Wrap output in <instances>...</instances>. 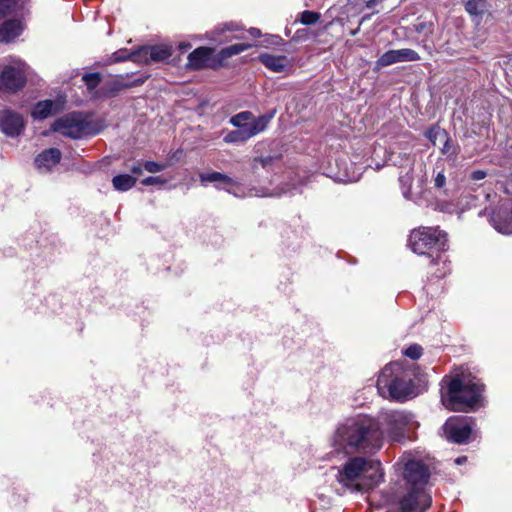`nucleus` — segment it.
I'll return each mask as SVG.
<instances>
[{
    "instance_id": "bb28decb",
    "label": "nucleus",
    "mask_w": 512,
    "mask_h": 512,
    "mask_svg": "<svg viewBox=\"0 0 512 512\" xmlns=\"http://www.w3.org/2000/svg\"><path fill=\"white\" fill-rule=\"evenodd\" d=\"M251 47H252V45L247 44V43L233 44V45L223 48L220 51L219 55L221 58L226 59V58H230L232 56L238 55V54L248 50Z\"/></svg>"
},
{
    "instance_id": "c9c22d12",
    "label": "nucleus",
    "mask_w": 512,
    "mask_h": 512,
    "mask_svg": "<svg viewBox=\"0 0 512 512\" xmlns=\"http://www.w3.org/2000/svg\"><path fill=\"white\" fill-rule=\"evenodd\" d=\"M166 168V164L158 163L155 161H146L144 163V169L149 173H157Z\"/></svg>"
},
{
    "instance_id": "6e6552de",
    "label": "nucleus",
    "mask_w": 512,
    "mask_h": 512,
    "mask_svg": "<svg viewBox=\"0 0 512 512\" xmlns=\"http://www.w3.org/2000/svg\"><path fill=\"white\" fill-rule=\"evenodd\" d=\"M26 83V65L21 60H13L0 74V91L15 93Z\"/></svg>"
},
{
    "instance_id": "c85d7f7f",
    "label": "nucleus",
    "mask_w": 512,
    "mask_h": 512,
    "mask_svg": "<svg viewBox=\"0 0 512 512\" xmlns=\"http://www.w3.org/2000/svg\"><path fill=\"white\" fill-rule=\"evenodd\" d=\"M254 114L250 111H242L230 118V123L237 129L241 128L249 120H253Z\"/></svg>"
},
{
    "instance_id": "4c0bfd02",
    "label": "nucleus",
    "mask_w": 512,
    "mask_h": 512,
    "mask_svg": "<svg viewBox=\"0 0 512 512\" xmlns=\"http://www.w3.org/2000/svg\"><path fill=\"white\" fill-rule=\"evenodd\" d=\"M144 83V80L143 79H137L135 81H133L132 83H129V84H124V83H121L119 81H115L113 83V91H119L121 90L122 88H127V87H132V86H138V85H141Z\"/></svg>"
},
{
    "instance_id": "09e8293b",
    "label": "nucleus",
    "mask_w": 512,
    "mask_h": 512,
    "mask_svg": "<svg viewBox=\"0 0 512 512\" xmlns=\"http://www.w3.org/2000/svg\"><path fill=\"white\" fill-rule=\"evenodd\" d=\"M260 161H261V163H262V165H263V166H265V165H266V163H267V159H263V158H261V159H260Z\"/></svg>"
},
{
    "instance_id": "5701e85b",
    "label": "nucleus",
    "mask_w": 512,
    "mask_h": 512,
    "mask_svg": "<svg viewBox=\"0 0 512 512\" xmlns=\"http://www.w3.org/2000/svg\"><path fill=\"white\" fill-rule=\"evenodd\" d=\"M240 27L237 24L234 23H224L215 28L213 32H211L210 39L212 41L218 42L219 44L227 42L232 39H238L240 36L233 35V36H226V32H235L239 31Z\"/></svg>"
},
{
    "instance_id": "9d476101",
    "label": "nucleus",
    "mask_w": 512,
    "mask_h": 512,
    "mask_svg": "<svg viewBox=\"0 0 512 512\" xmlns=\"http://www.w3.org/2000/svg\"><path fill=\"white\" fill-rule=\"evenodd\" d=\"M172 55V47L167 44L141 46L131 51L130 58L133 62L149 64L168 59Z\"/></svg>"
},
{
    "instance_id": "ea45409f",
    "label": "nucleus",
    "mask_w": 512,
    "mask_h": 512,
    "mask_svg": "<svg viewBox=\"0 0 512 512\" xmlns=\"http://www.w3.org/2000/svg\"><path fill=\"white\" fill-rule=\"evenodd\" d=\"M465 9L470 14H478V2L476 0H469L465 5Z\"/></svg>"
},
{
    "instance_id": "0eeeda50",
    "label": "nucleus",
    "mask_w": 512,
    "mask_h": 512,
    "mask_svg": "<svg viewBox=\"0 0 512 512\" xmlns=\"http://www.w3.org/2000/svg\"><path fill=\"white\" fill-rule=\"evenodd\" d=\"M486 199L490 204L479 212V216L487 215L496 231L504 235H512L511 203L501 199L496 193L487 194Z\"/></svg>"
},
{
    "instance_id": "aec40b11",
    "label": "nucleus",
    "mask_w": 512,
    "mask_h": 512,
    "mask_svg": "<svg viewBox=\"0 0 512 512\" xmlns=\"http://www.w3.org/2000/svg\"><path fill=\"white\" fill-rule=\"evenodd\" d=\"M275 115V110L259 117L253 116V120L246 122L240 129L249 134V139L263 132Z\"/></svg>"
},
{
    "instance_id": "f8f14e48",
    "label": "nucleus",
    "mask_w": 512,
    "mask_h": 512,
    "mask_svg": "<svg viewBox=\"0 0 512 512\" xmlns=\"http://www.w3.org/2000/svg\"><path fill=\"white\" fill-rule=\"evenodd\" d=\"M404 479L414 489H424L430 473L428 467L421 461L410 459L404 464Z\"/></svg>"
},
{
    "instance_id": "79ce46f5",
    "label": "nucleus",
    "mask_w": 512,
    "mask_h": 512,
    "mask_svg": "<svg viewBox=\"0 0 512 512\" xmlns=\"http://www.w3.org/2000/svg\"><path fill=\"white\" fill-rule=\"evenodd\" d=\"M130 171H131L133 174L140 175V174H142V167H141L140 165H133V166L130 168Z\"/></svg>"
},
{
    "instance_id": "f03ea898",
    "label": "nucleus",
    "mask_w": 512,
    "mask_h": 512,
    "mask_svg": "<svg viewBox=\"0 0 512 512\" xmlns=\"http://www.w3.org/2000/svg\"><path fill=\"white\" fill-rule=\"evenodd\" d=\"M446 388L442 389L441 400L443 405L454 411H467L474 409L482 401L484 390L479 379L469 375H456L442 380Z\"/></svg>"
},
{
    "instance_id": "1a4fd4ad",
    "label": "nucleus",
    "mask_w": 512,
    "mask_h": 512,
    "mask_svg": "<svg viewBox=\"0 0 512 512\" xmlns=\"http://www.w3.org/2000/svg\"><path fill=\"white\" fill-rule=\"evenodd\" d=\"M474 426L471 417H450L443 425V431L448 441L463 444L469 439Z\"/></svg>"
},
{
    "instance_id": "423d86ee",
    "label": "nucleus",
    "mask_w": 512,
    "mask_h": 512,
    "mask_svg": "<svg viewBox=\"0 0 512 512\" xmlns=\"http://www.w3.org/2000/svg\"><path fill=\"white\" fill-rule=\"evenodd\" d=\"M51 130L65 137L81 139L98 134L100 128L89 114L72 112L56 119Z\"/></svg>"
},
{
    "instance_id": "7ed1b4c3",
    "label": "nucleus",
    "mask_w": 512,
    "mask_h": 512,
    "mask_svg": "<svg viewBox=\"0 0 512 512\" xmlns=\"http://www.w3.org/2000/svg\"><path fill=\"white\" fill-rule=\"evenodd\" d=\"M382 478L380 462L363 457L350 458L337 474L338 482L352 491H359L363 486L370 488L378 484Z\"/></svg>"
},
{
    "instance_id": "4468645a",
    "label": "nucleus",
    "mask_w": 512,
    "mask_h": 512,
    "mask_svg": "<svg viewBox=\"0 0 512 512\" xmlns=\"http://www.w3.org/2000/svg\"><path fill=\"white\" fill-rule=\"evenodd\" d=\"M399 157H401V161L397 162L394 160V162L399 164L401 168L399 182L402 194L407 200H414V193L412 191L413 176L411 174L413 171L414 156L404 153L403 156L399 154Z\"/></svg>"
},
{
    "instance_id": "cd10ccee",
    "label": "nucleus",
    "mask_w": 512,
    "mask_h": 512,
    "mask_svg": "<svg viewBox=\"0 0 512 512\" xmlns=\"http://www.w3.org/2000/svg\"><path fill=\"white\" fill-rule=\"evenodd\" d=\"M223 140L228 144L244 143L249 140V134L241 129H236L228 132Z\"/></svg>"
},
{
    "instance_id": "de8ad7c7",
    "label": "nucleus",
    "mask_w": 512,
    "mask_h": 512,
    "mask_svg": "<svg viewBox=\"0 0 512 512\" xmlns=\"http://www.w3.org/2000/svg\"><path fill=\"white\" fill-rule=\"evenodd\" d=\"M447 271H448V269H445V270H443V271H441V272L437 273V274H436V276H437L438 278H442V277H444V276L446 275Z\"/></svg>"
},
{
    "instance_id": "2eb2a0df",
    "label": "nucleus",
    "mask_w": 512,
    "mask_h": 512,
    "mask_svg": "<svg viewBox=\"0 0 512 512\" xmlns=\"http://www.w3.org/2000/svg\"><path fill=\"white\" fill-rule=\"evenodd\" d=\"M25 126L21 114L10 109L0 111V130L9 137L20 135Z\"/></svg>"
},
{
    "instance_id": "20e7f679",
    "label": "nucleus",
    "mask_w": 512,
    "mask_h": 512,
    "mask_svg": "<svg viewBox=\"0 0 512 512\" xmlns=\"http://www.w3.org/2000/svg\"><path fill=\"white\" fill-rule=\"evenodd\" d=\"M377 390L383 398L404 402L415 396L410 374L400 364L386 365L377 379Z\"/></svg>"
},
{
    "instance_id": "3c124183",
    "label": "nucleus",
    "mask_w": 512,
    "mask_h": 512,
    "mask_svg": "<svg viewBox=\"0 0 512 512\" xmlns=\"http://www.w3.org/2000/svg\"><path fill=\"white\" fill-rule=\"evenodd\" d=\"M511 181H512V173H511Z\"/></svg>"
},
{
    "instance_id": "a18cd8bd",
    "label": "nucleus",
    "mask_w": 512,
    "mask_h": 512,
    "mask_svg": "<svg viewBox=\"0 0 512 512\" xmlns=\"http://www.w3.org/2000/svg\"><path fill=\"white\" fill-rule=\"evenodd\" d=\"M425 181H426V177L425 175H422L419 179H418V183H419V188L422 189L423 185L425 184Z\"/></svg>"
},
{
    "instance_id": "473e14b6",
    "label": "nucleus",
    "mask_w": 512,
    "mask_h": 512,
    "mask_svg": "<svg viewBox=\"0 0 512 512\" xmlns=\"http://www.w3.org/2000/svg\"><path fill=\"white\" fill-rule=\"evenodd\" d=\"M444 138L445 142L443 144V147L441 148V153L456 158L459 152L458 146L452 142L448 134H446Z\"/></svg>"
},
{
    "instance_id": "72a5a7b5",
    "label": "nucleus",
    "mask_w": 512,
    "mask_h": 512,
    "mask_svg": "<svg viewBox=\"0 0 512 512\" xmlns=\"http://www.w3.org/2000/svg\"><path fill=\"white\" fill-rule=\"evenodd\" d=\"M320 18V14L317 12L305 10L301 13L300 21L304 25H310L316 23Z\"/></svg>"
},
{
    "instance_id": "412c9836",
    "label": "nucleus",
    "mask_w": 512,
    "mask_h": 512,
    "mask_svg": "<svg viewBox=\"0 0 512 512\" xmlns=\"http://www.w3.org/2000/svg\"><path fill=\"white\" fill-rule=\"evenodd\" d=\"M24 30L20 20H7L0 26V42L9 43L18 37Z\"/></svg>"
},
{
    "instance_id": "b1692460",
    "label": "nucleus",
    "mask_w": 512,
    "mask_h": 512,
    "mask_svg": "<svg viewBox=\"0 0 512 512\" xmlns=\"http://www.w3.org/2000/svg\"><path fill=\"white\" fill-rule=\"evenodd\" d=\"M55 104L52 100L39 101L33 108L31 116L36 120H42L53 113Z\"/></svg>"
},
{
    "instance_id": "2f4dec72",
    "label": "nucleus",
    "mask_w": 512,
    "mask_h": 512,
    "mask_svg": "<svg viewBox=\"0 0 512 512\" xmlns=\"http://www.w3.org/2000/svg\"><path fill=\"white\" fill-rule=\"evenodd\" d=\"M82 81L89 91H93L100 84L101 75L99 73H86L82 76Z\"/></svg>"
},
{
    "instance_id": "f257e3e1",
    "label": "nucleus",
    "mask_w": 512,
    "mask_h": 512,
    "mask_svg": "<svg viewBox=\"0 0 512 512\" xmlns=\"http://www.w3.org/2000/svg\"><path fill=\"white\" fill-rule=\"evenodd\" d=\"M331 445L335 451L346 454L375 453L383 445V429L374 417L358 414L338 424Z\"/></svg>"
},
{
    "instance_id": "58836bf2",
    "label": "nucleus",
    "mask_w": 512,
    "mask_h": 512,
    "mask_svg": "<svg viewBox=\"0 0 512 512\" xmlns=\"http://www.w3.org/2000/svg\"><path fill=\"white\" fill-rule=\"evenodd\" d=\"M130 54H131V52H128L127 50H118L113 54L114 61L122 62L125 60H131Z\"/></svg>"
},
{
    "instance_id": "9b49d317",
    "label": "nucleus",
    "mask_w": 512,
    "mask_h": 512,
    "mask_svg": "<svg viewBox=\"0 0 512 512\" xmlns=\"http://www.w3.org/2000/svg\"><path fill=\"white\" fill-rule=\"evenodd\" d=\"M374 419L379 421L380 427L383 429V439L385 435H396L409 422V416L403 411L397 410H382Z\"/></svg>"
},
{
    "instance_id": "a19ab883",
    "label": "nucleus",
    "mask_w": 512,
    "mask_h": 512,
    "mask_svg": "<svg viewBox=\"0 0 512 512\" xmlns=\"http://www.w3.org/2000/svg\"><path fill=\"white\" fill-rule=\"evenodd\" d=\"M487 176V172L485 170H475L471 173L470 178L474 181L483 180Z\"/></svg>"
},
{
    "instance_id": "c756f323",
    "label": "nucleus",
    "mask_w": 512,
    "mask_h": 512,
    "mask_svg": "<svg viewBox=\"0 0 512 512\" xmlns=\"http://www.w3.org/2000/svg\"><path fill=\"white\" fill-rule=\"evenodd\" d=\"M434 187L437 189H442L446 185V176H445V168L444 165H439L437 163L435 169H434Z\"/></svg>"
},
{
    "instance_id": "49530a36",
    "label": "nucleus",
    "mask_w": 512,
    "mask_h": 512,
    "mask_svg": "<svg viewBox=\"0 0 512 512\" xmlns=\"http://www.w3.org/2000/svg\"><path fill=\"white\" fill-rule=\"evenodd\" d=\"M179 48L184 52V51H186L188 48H190V44L181 43V44L179 45Z\"/></svg>"
},
{
    "instance_id": "ddd939ff",
    "label": "nucleus",
    "mask_w": 512,
    "mask_h": 512,
    "mask_svg": "<svg viewBox=\"0 0 512 512\" xmlns=\"http://www.w3.org/2000/svg\"><path fill=\"white\" fill-rule=\"evenodd\" d=\"M431 497L424 489L410 488L409 492L399 500L401 512H424L431 505Z\"/></svg>"
},
{
    "instance_id": "e433bc0d",
    "label": "nucleus",
    "mask_w": 512,
    "mask_h": 512,
    "mask_svg": "<svg viewBox=\"0 0 512 512\" xmlns=\"http://www.w3.org/2000/svg\"><path fill=\"white\" fill-rule=\"evenodd\" d=\"M167 183V179L161 177V176H149L144 178L141 181V184L144 186H150V185H164Z\"/></svg>"
},
{
    "instance_id": "6ab92c4d",
    "label": "nucleus",
    "mask_w": 512,
    "mask_h": 512,
    "mask_svg": "<svg viewBox=\"0 0 512 512\" xmlns=\"http://www.w3.org/2000/svg\"><path fill=\"white\" fill-rule=\"evenodd\" d=\"M199 179L202 184H206L208 182L215 183V187L217 189H224L227 192L236 195V193L231 190V187L235 186L236 182L226 174L215 171L201 173L199 175Z\"/></svg>"
},
{
    "instance_id": "dca6fc26",
    "label": "nucleus",
    "mask_w": 512,
    "mask_h": 512,
    "mask_svg": "<svg viewBox=\"0 0 512 512\" xmlns=\"http://www.w3.org/2000/svg\"><path fill=\"white\" fill-rule=\"evenodd\" d=\"M420 60V55L413 49L403 48L389 50L382 54L377 60V66L386 67L399 62H413Z\"/></svg>"
},
{
    "instance_id": "4be33fe9",
    "label": "nucleus",
    "mask_w": 512,
    "mask_h": 512,
    "mask_svg": "<svg viewBox=\"0 0 512 512\" xmlns=\"http://www.w3.org/2000/svg\"><path fill=\"white\" fill-rule=\"evenodd\" d=\"M212 54L213 49L208 47H199L188 55L187 66L194 70L204 68Z\"/></svg>"
},
{
    "instance_id": "a211bd4d",
    "label": "nucleus",
    "mask_w": 512,
    "mask_h": 512,
    "mask_svg": "<svg viewBox=\"0 0 512 512\" xmlns=\"http://www.w3.org/2000/svg\"><path fill=\"white\" fill-rule=\"evenodd\" d=\"M259 61L267 69L275 73H283L291 67L290 60L285 55L262 53L259 55Z\"/></svg>"
},
{
    "instance_id": "f704fd0d",
    "label": "nucleus",
    "mask_w": 512,
    "mask_h": 512,
    "mask_svg": "<svg viewBox=\"0 0 512 512\" xmlns=\"http://www.w3.org/2000/svg\"><path fill=\"white\" fill-rule=\"evenodd\" d=\"M422 347L418 344H413V345H410L404 352V354L413 359V360H416V359H419L422 355Z\"/></svg>"
},
{
    "instance_id": "f3484780",
    "label": "nucleus",
    "mask_w": 512,
    "mask_h": 512,
    "mask_svg": "<svg viewBox=\"0 0 512 512\" xmlns=\"http://www.w3.org/2000/svg\"><path fill=\"white\" fill-rule=\"evenodd\" d=\"M61 160V152L57 148H49L41 152L35 159V166L41 173L49 172Z\"/></svg>"
},
{
    "instance_id": "a878e982",
    "label": "nucleus",
    "mask_w": 512,
    "mask_h": 512,
    "mask_svg": "<svg viewBox=\"0 0 512 512\" xmlns=\"http://www.w3.org/2000/svg\"><path fill=\"white\" fill-rule=\"evenodd\" d=\"M24 0H0V19L23 7Z\"/></svg>"
},
{
    "instance_id": "7c9ffc66",
    "label": "nucleus",
    "mask_w": 512,
    "mask_h": 512,
    "mask_svg": "<svg viewBox=\"0 0 512 512\" xmlns=\"http://www.w3.org/2000/svg\"><path fill=\"white\" fill-rule=\"evenodd\" d=\"M447 132L442 129L439 125L431 126L426 132V138L435 146L436 141L439 137H445Z\"/></svg>"
},
{
    "instance_id": "37998d69",
    "label": "nucleus",
    "mask_w": 512,
    "mask_h": 512,
    "mask_svg": "<svg viewBox=\"0 0 512 512\" xmlns=\"http://www.w3.org/2000/svg\"><path fill=\"white\" fill-rule=\"evenodd\" d=\"M249 33H250V35H251V36H253V37H255V38H256V37H259V36L261 35L260 30H259V29H257V28H251V29L249 30Z\"/></svg>"
},
{
    "instance_id": "39448f33",
    "label": "nucleus",
    "mask_w": 512,
    "mask_h": 512,
    "mask_svg": "<svg viewBox=\"0 0 512 512\" xmlns=\"http://www.w3.org/2000/svg\"><path fill=\"white\" fill-rule=\"evenodd\" d=\"M409 246L419 255H427L433 264L443 262L442 252L447 250V234L438 227H420L411 231Z\"/></svg>"
},
{
    "instance_id": "c03bdc74",
    "label": "nucleus",
    "mask_w": 512,
    "mask_h": 512,
    "mask_svg": "<svg viewBox=\"0 0 512 512\" xmlns=\"http://www.w3.org/2000/svg\"><path fill=\"white\" fill-rule=\"evenodd\" d=\"M466 460H467V458L465 456L458 457V458L455 459V464L461 465L464 462H466Z\"/></svg>"
},
{
    "instance_id": "8fccbe9b",
    "label": "nucleus",
    "mask_w": 512,
    "mask_h": 512,
    "mask_svg": "<svg viewBox=\"0 0 512 512\" xmlns=\"http://www.w3.org/2000/svg\"><path fill=\"white\" fill-rule=\"evenodd\" d=\"M505 191H506V193H510L508 187H506Z\"/></svg>"
},
{
    "instance_id": "393cba45",
    "label": "nucleus",
    "mask_w": 512,
    "mask_h": 512,
    "mask_svg": "<svg viewBox=\"0 0 512 512\" xmlns=\"http://www.w3.org/2000/svg\"><path fill=\"white\" fill-rule=\"evenodd\" d=\"M136 181V178L129 174H120L113 177L112 184L115 190L124 192L134 187Z\"/></svg>"
}]
</instances>
